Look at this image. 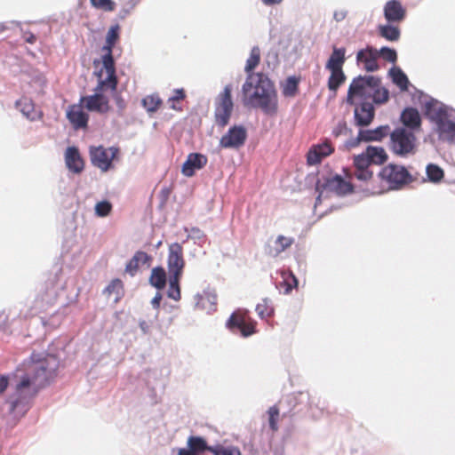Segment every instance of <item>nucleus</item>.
<instances>
[{
	"mask_svg": "<svg viewBox=\"0 0 455 455\" xmlns=\"http://www.w3.org/2000/svg\"><path fill=\"white\" fill-rule=\"evenodd\" d=\"M117 86V80H109V82L107 81V77L105 79H100L99 81L98 85L94 89V93H102V91L104 89L109 88L112 92H116Z\"/></svg>",
	"mask_w": 455,
	"mask_h": 455,
	"instance_id": "49530a36",
	"label": "nucleus"
},
{
	"mask_svg": "<svg viewBox=\"0 0 455 455\" xmlns=\"http://www.w3.org/2000/svg\"><path fill=\"white\" fill-rule=\"evenodd\" d=\"M162 299V295L160 292H156L155 297L151 300V305L154 308H158L160 307V301Z\"/></svg>",
	"mask_w": 455,
	"mask_h": 455,
	"instance_id": "774afa93",
	"label": "nucleus"
},
{
	"mask_svg": "<svg viewBox=\"0 0 455 455\" xmlns=\"http://www.w3.org/2000/svg\"><path fill=\"white\" fill-rule=\"evenodd\" d=\"M389 92L381 85V81L374 76H358L355 77L347 90L346 103L355 105V98L361 100H370L373 104H382L387 101Z\"/></svg>",
	"mask_w": 455,
	"mask_h": 455,
	"instance_id": "20e7f679",
	"label": "nucleus"
},
{
	"mask_svg": "<svg viewBox=\"0 0 455 455\" xmlns=\"http://www.w3.org/2000/svg\"><path fill=\"white\" fill-rule=\"evenodd\" d=\"M354 175L357 180L366 181L371 178L372 172L369 169H356Z\"/></svg>",
	"mask_w": 455,
	"mask_h": 455,
	"instance_id": "4d7b16f0",
	"label": "nucleus"
},
{
	"mask_svg": "<svg viewBox=\"0 0 455 455\" xmlns=\"http://www.w3.org/2000/svg\"><path fill=\"white\" fill-rule=\"evenodd\" d=\"M288 403L292 404V414H308L313 419H319L326 410L324 401L316 395H311L308 392H299L288 397Z\"/></svg>",
	"mask_w": 455,
	"mask_h": 455,
	"instance_id": "39448f33",
	"label": "nucleus"
},
{
	"mask_svg": "<svg viewBox=\"0 0 455 455\" xmlns=\"http://www.w3.org/2000/svg\"><path fill=\"white\" fill-rule=\"evenodd\" d=\"M184 231L187 233V240H192L198 246H203L207 240L204 232L196 227L184 228Z\"/></svg>",
	"mask_w": 455,
	"mask_h": 455,
	"instance_id": "2f4dec72",
	"label": "nucleus"
},
{
	"mask_svg": "<svg viewBox=\"0 0 455 455\" xmlns=\"http://www.w3.org/2000/svg\"><path fill=\"white\" fill-rule=\"evenodd\" d=\"M22 37L28 44H34L36 42V36L29 31H25Z\"/></svg>",
	"mask_w": 455,
	"mask_h": 455,
	"instance_id": "338daca9",
	"label": "nucleus"
},
{
	"mask_svg": "<svg viewBox=\"0 0 455 455\" xmlns=\"http://www.w3.org/2000/svg\"><path fill=\"white\" fill-rule=\"evenodd\" d=\"M408 92L413 104L424 108L425 115L435 124V132L442 142L455 146V109L418 90L400 69V94Z\"/></svg>",
	"mask_w": 455,
	"mask_h": 455,
	"instance_id": "f03ea898",
	"label": "nucleus"
},
{
	"mask_svg": "<svg viewBox=\"0 0 455 455\" xmlns=\"http://www.w3.org/2000/svg\"><path fill=\"white\" fill-rule=\"evenodd\" d=\"M279 411H280V408L277 407L276 405L270 407L267 411V413L269 416V419H268L269 427L273 431H276L278 429L277 419H278V416H279Z\"/></svg>",
	"mask_w": 455,
	"mask_h": 455,
	"instance_id": "8fccbe9b",
	"label": "nucleus"
},
{
	"mask_svg": "<svg viewBox=\"0 0 455 455\" xmlns=\"http://www.w3.org/2000/svg\"><path fill=\"white\" fill-rule=\"evenodd\" d=\"M351 132V130L347 127L346 122H339L338 124L333 128L332 134L334 137H339L341 135H347Z\"/></svg>",
	"mask_w": 455,
	"mask_h": 455,
	"instance_id": "6e6d98bb",
	"label": "nucleus"
},
{
	"mask_svg": "<svg viewBox=\"0 0 455 455\" xmlns=\"http://www.w3.org/2000/svg\"><path fill=\"white\" fill-rule=\"evenodd\" d=\"M167 263L170 275L180 277L185 261L183 259V249L179 243H173L169 246Z\"/></svg>",
	"mask_w": 455,
	"mask_h": 455,
	"instance_id": "9d476101",
	"label": "nucleus"
},
{
	"mask_svg": "<svg viewBox=\"0 0 455 455\" xmlns=\"http://www.w3.org/2000/svg\"><path fill=\"white\" fill-rule=\"evenodd\" d=\"M354 123L358 127H364L371 124L375 116V108L370 100H361L355 103Z\"/></svg>",
	"mask_w": 455,
	"mask_h": 455,
	"instance_id": "9b49d317",
	"label": "nucleus"
},
{
	"mask_svg": "<svg viewBox=\"0 0 455 455\" xmlns=\"http://www.w3.org/2000/svg\"><path fill=\"white\" fill-rule=\"evenodd\" d=\"M294 243V238L279 235L274 241H269L266 247V253L271 257H277Z\"/></svg>",
	"mask_w": 455,
	"mask_h": 455,
	"instance_id": "a211bd4d",
	"label": "nucleus"
},
{
	"mask_svg": "<svg viewBox=\"0 0 455 455\" xmlns=\"http://www.w3.org/2000/svg\"><path fill=\"white\" fill-rule=\"evenodd\" d=\"M167 295L176 301L180 299V277L170 275Z\"/></svg>",
	"mask_w": 455,
	"mask_h": 455,
	"instance_id": "a19ab883",
	"label": "nucleus"
},
{
	"mask_svg": "<svg viewBox=\"0 0 455 455\" xmlns=\"http://www.w3.org/2000/svg\"><path fill=\"white\" fill-rule=\"evenodd\" d=\"M150 260V256L148 253L139 251H137L131 260L126 264L125 271L131 275H134L140 265H146Z\"/></svg>",
	"mask_w": 455,
	"mask_h": 455,
	"instance_id": "bb28decb",
	"label": "nucleus"
},
{
	"mask_svg": "<svg viewBox=\"0 0 455 455\" xmlns=\"http://www.w3.org/2000/svg\"><path fill=\"white\" fill-rule=\"evenodd\" d=\"M139 326H140L141 332L144 335H147L150 332V324L147 321L140 319L139 321Z\"/></svg>",
	"mask_w": 455,
	"mask_h": 455,
	"instance_id": "680f3d73",
	"label": "nucleus"
},
{
	"mask_svg": "<svg viewBox=\"0 0 455 455\" xmlns=\"http://www.w3.org/2000/svg\"><path fill=\"white\" fill-rule=\"evenodd\" d=\"M256 312L261 319L271 316L274 314L271 300L267 298L263 299L261 302L256 306Z\"/></svg>",
	"mask_w": 455,
	"mask_h": 455,
	"instance_id": "58836bf2",
	"label": "nucleus"
},
{
	"mask_svg": "<svg viewBox=\"0 0 455 455\" xmlns=\"http://www.w3.org/2000/svg\"><path fill=\"white\" fill-rule=\"evenodd\" d=\"M354 164L356 169H368L370 164H371L367 154L365 151L358 156H355L354 158Z\"/></svg>",
	"mask_w": 455,
	"mask_h": 455,
	"instance_id": "603ef678",
	"label": "nucleus"
},
{
	"mask_svg": "<svg viewBox=\"0 0 455 455\" xmlns=\"http://www.w3.org/2000/svg\"><path fill=\"white\" fill-rule=\"evenodd\" d=\"M243 103L260 108L268 116L277 113L278 99L277 92L273 82L262 73H252L247 75L246 80L242 85Z\"/></svg>",
	"mask_w": 455,
	"mask_h": 455,
	"instance_id": "7ed1b4c3",
	"label": "nucleus"
},
{
	"mask_svg": "<svg viewBox=\"0 0 455 455\" xmlns=\"http://www.w3.org/2000/svg\"><path fill=\"white\" fill-rule=\"evenodd\" d=\"M119 31L120 26L118 24L113 25L109 28L107 36H106V44L103 46V51L112 52V49L119 38Z\"/></svg>",
	"mask_w": 455,
	"mask_h": 455,
	"instance_id": "c9c22d12",
	"label": "nucleus"
},
{
	"mask_svg": "<svg viewBox=\"0 0 455 455\" xmlns=\"http://www.w3.org/2000/svg\"><path fill=\"white\" fill-rule=\"evenodd\" d=\"M384 15L387 21L398 20V1L390 0L384 7Z\"/></svg>",
	"mask_w": 455,
	"mask_h": 455,
	"instance_id": "ea45409f",
	"label": "nucleus"
},
{
	"mask_svg": "<svg viewBox=\"0 0 455 455\" xmlns=\"http://www.w3.org/2000/svg\"><path fill=\"white\" fill-rule=\"evenodd\" d=\"M15 106L30 121H36L41 116L40 112L36 110L33 101L28 98H21L16 101Z\"/></svg>",
	"mask_w": 455,
	"mask_h": 455,
	"instance_id": "5701e85b",
	"label": "nucleus"
},
{
	"mask_svg": "<svg viewBox=\"0 0 455 455\" xmlns=\"http://www.w3.org/2000/svg\"><path fill=\"white\" fill-rule=\"evenodd\" d=\"M378 50L371 46H368L366 49L360 50L356 55L357 62L363 63L364 69L368 72H373L378 70Z\"/></svg>",
	"mask_w": 455,
	"mask_h": 455,
	"instance_id": "f3484780",
	"label": "nucleus"
},
{
	"mask_svg": "<svg viewBox=\"0 0 455 455\" xmlns=\"http://www.w3.org/2000/svg\"><path fill=\"white\" fill-rule=\"evenodd\" d=\"M390 138H391V141H392V148H393V151L398 155V128H395L391 132H390Z\"/></svg>",
	"mask_w": 455,
	"mask_h": 455,
	"instance_id": "052dcab7",
	"label": "nucleus"
},
{
	"mask_svg": "<svg viewBox=\"0 0 455 455\" xmlns=\"http://www.w3.org/2000/svg\"><path fill=\"white\" fill-rule=\"evenodd\" d=\"M140 0H129L123 8L119 11L118 16L121 20L125 19Z\"/></svg>",
	"mask_w": 455,
	"mask_h": 455,
	"instance_id": "5fc2aeb1",
	"label": "nucleus"
},
{
	"mask_svg": "<svg viewBox=\"0 0 455 455\" xmlns=\"http://www.w3.org/2000/svg\"><path fill=\"white\" fill-rule=\"evenodd\" d=\"M226 326L233 333H239L244 338L255 333L254 323L247 321L246 315L242 310L233 312L227 321Z\"/></svg>",
	"mask_w": 455,
	"mask_h": 455,
	"instance_id": "0eeeda50",
	"label": "nucleus"
},
{
	"mask_svg": "<svg viewBox=\"0 0 455 455\" xmlns=\"http://www.w3.org/2000/svg\"><path fill=\"white\" fill-rule=\"evenodd\" d=\"M260 61V49L259 46H253L251 50L250 56L246 60L244 71L249 75L252 74V70L259 65Z\"/></svg>",
	"mask_w": 455,
	"mask_h": 455,
	"instance_id": "f704fd0d",
	"label": "nucleus"
},
{
	"mask_svg": "<svg viewBox=\"0 0 455 455\" xmlns=\"http://www.w3.org/2000/svg\"><path fill=\"white\" fill-rule=\"evenodd\" d=\"M347 11H345V10H338V11L334 12L333 19L336 21L340 22L343 20H345V18L347 17Z\"/></svg>",
	"mask_w": 455,
	"mask_h": 455,
	"instance_id": "0e129e2a",
	"label": "nucleus"
},
{
	"mask_svg": "<svg viewBox=\"0 0 455 455\" xmlns=\"http://www.w3.org/2000/svg\"><path fill=\"white\" fill-rule=\"evenodd\" d=\"M91 4L94 8L105 12H112L116 8V4L113 0H91Z\"/></svg>",
	"mask_w": 455,
	"mask_h": 455,
	"instance_id": "de8ad7c7",
	"label": "nucleus"
},
{
	"mask_svg": "<svg viewBox=\"0 0 455 455\" xmlns=\"http://www.w3.org/2000/svg\"><path fill=\"white\" fill-rule=\"evenodd\" d=\"M232 112V110L215 108L214 116L216 124L220 127H225L229 122Z\"/></svg>",
	"mask_w": 455,
	"mask_h": 455,
	"instance_id": "79ce46f5",
	"label": "nucleus"
},
{
	"mask_svg": "<svg viewBox=\"0 0 455 455\" xmlns=\"http://www.w3.org/2000/svg\"><path fill=\"white\" fill-rule=\"evenodd\" d=\"M365 153L371 164H382L387 159V155L381 147L368 146Z\"/></svg>",
	"mask_w": 455,
	"mask_h": 455,
	"instance_id": "c85d7f7f",
	"label": "nucleus"
},
{
	"mask_svg": "<svg viewBox=\"0 0 455 455\" xmlns=\"http://www.w3.org/2000/svg\"><path fill=\"white\" fill-rule=\"evenodd\" d=\"M185 98V92L183 89L174 90V95L170 98V100H180Z\"/></svg>",
	"mask_w": 455,
	"mask_h": 455,
	"instance_id": "69168bd1",
	"label": "nucleus"
},
{
	"mask_svg": "<svg viewBox=\"0 0 455 455\" xmlns=\"http://www.w3.org/2000/svg\"><path fill=\"white\" fill-rule=\"evenodd\" d=\"M111 210L112 204L107 200L100 201L95 205V214L99 217L108 216Z\"/></svg>",
	"mask_w": 455,
	"mask_h": 455,
	"instance_id": "09e8293b",
	"label": "nucleus"
},
{
	"mask_svg": "<svg viewBox=\"0 0 455 455\" xmlns=\"http://www.w3.org/2000/svg\"><path fill=\"white\" fill-rule=\"evenodd\" d=\"M390 132L388 125H381L372 130H360L361 137L364 142L378 141L387 136Z\"/></svg>",
	"mask_w": 455,
	"mask_h": 455,
	"instance_id": "a878e982",
	"label": "nucleus"
},
{
	"mask_svg": "<svg viewBox=\"0 0 455 455\" xmlns=\"http://www.w3.org/2000/svg\"><path fill=\"white\" fill-rule=\"evenodd\" d=\"M80 102L84 104L88 111L105 114L109 110L108 98L102 93L81 97Z\"/></svg>",
	"mask_w": 455,
	"mask_h": 455,
	"instance_id": "f8f14e48",
	"label": "nucleus"
},
{
	"mask_svg": "<svg viewBox=\"0 0 455 455\" xmlns=\"http://www.w3.org/2000/svg\"><path fill=\"white\" fill-rule=\"evenodd\" d=\"M213 455H243L240 449L234 445L216 444V449L212 450Z\"/></svg>",
	"mask_w": 455,
	"mask_h": 455,
	"instance_id": "37998d69",
	"label": "nucleus"
},
{
	"mask_svg": "<svg viewBox=\"0 0 455 455\" xmlns=\"http://www.w3.org/2000/svg\"><path fill=\"white\" fill-rule=\"evenodd\" d=\"M231 93H232V85L227 84L224 87L223 92H221L216 98L215 108H224V109H228V110L233 111L234 103L232 100Z\"/></svg>",
	"mask_w": 455,
	"mask_h": 455,
	"instance_id": "cd10ccee",
	"label": "nucleus"
},
{
	"mask_svg": "<svg viewBox=\"0 0 455 455\" xmlns=\"http://www.w3.org/2000/svg\"><path fill=\"white\" fill-rule=\"evenodd\" d=\"M103 67L107 72L108 82H109L111 79L117 80L112 52H107V53L103 56Z\"/></svg>",
	"mask_w": 455,
	"mask_h": 455,
	"instance_id": "4c0bfd02",
	"label": "nucleus"
},
{
	"mask_svg": "<svg viewBox=\"0 0 455 455\" xmlns=\"http://www.w3.org/2000/svg\"><path fill=\"white\" fill-rule=\"evenodd\" d=\"M195 307L199 310L212 313L216 310L217 295L213 291H204L195 295Z\"/></svg>",
	"mask_w": 455,
	"mask_h": 455,
	"instance_id": "2eb2a0df",
	"label": "nucleus"
},
{
	"mask_svg": "<svg viewBox=\"0 0 455 455\" xmlns=\"http://www.w3.org/2000/svg\"><path fill=\"white\" fill-rule=\"evenodd\" d=\"M117 86V80H109V82L107 81V77L105 79H100L99 81L98 85L94 89V93H102V91L104 89L109 88L112 92H116Z\"/></svg>",
	"mask_w": 455,
	"mask_h": 455,
	"instance_id": "a18cd8bd",
	"label": "nucleus"
},
{
	"mask_svg": "<svg viewBox=\"0 0 455 455\" xmlns=\"http://www.w3.org/2000/svg\"><path fill=\"white\" fill-rule=\"evenodd\" d=\"M353 190L352 185L346 181L341 176L335 175L332 178L327 179L323 184L320 181L316 184V191L318 196L315 199V205L321 202L324 193H334L337 196H345L351 193Z\"/></svg>",
	"mask_w": 455,
	"mask_h": 455,
	"instance_id": "423d86ee",
	"label": "nucleus"
},
{
	"mask_svg": "<svg viewBox=\"0 0 455 455\" xmlns=\"http://www.w3.org/2000/svg\"><path fill=\"white\" fill-rule=\"evenodd\" d=\"M411 180L412 178L411 174L408 172L407 169L403 166H400V187L408 184Z\"/></svg>",
	"mask_w": 455,
	"mask_h": 455,
	"instance_id": "bf43d9fd",
	"label": "nucleus"
},
{
	"mask_svg": "<svg viewBox=\"0 0 455 455\" xmlns=\"http://www.w3.org/2000/svg\"><path fill=\"white\" fill-rule=\"evenodd\" d=\"M109 296H114L113 300L117 302L123 295V283L119 279L113 280L104 291Z\"/></svg>",
	"mask_w": 455,
	"mask_h": 455,
	"instance_id": "e433bc0d",
	"label": "nucleus"
},
{
	"mask_svg": "<svg viewBox=\"0 0 455 455\" xmlns=\"http://www.w3.org/2000/svg\"><path fill=\"white\" fill-rule=\"evenodd\" d=\"M333 152V148L327 141L313 146L307 153V163L310 165L319 164L322 159Z\"/></svg>",
	"mask_w": 455,
	"mask_h": 455,
	"instance_id": "4be33fe9",
	"label": "nucleus"
},
{
	"mask_svg": "<svg viewBox=\"0 0 455 455\" xmlns=\"http://www.w3.org/2000/svg\"><path fill=\"white\" fill-rule=\"evenodd\" d=\"M65 163L69 171L80 173L84 170V161L76 147H68L65 153Z\"/></svg>",
	"mask_w": 455,
	"mask_h": 455,
	"instance_id": "412c9836",
	"label": "nucleus"
},
{
	"mask_svg": "<svg viewBox=\"0 0 455 455\" xmlns=\"http://www.w3.org/2000/svg\"><path fill=\"white\" fill-rule=\"evenodd\" d=\"M379 177L383 186L387 189H398V167L395 164H390L384 167L379 173Z\"/></svg>",
	"mask_w": 455,
	"mask_h": 455,
	"instance_id": "aec40b11",
	"label": "nucleus"
},
{
	"mask_svg": "<svg viewBox=\"0 0 455 455\" xmlns=\"http://www.w3.org/2000/svg\"><path fill=\"white\" fill-rule=\"evenodd\" d=\"M417 133L419 132L404 130L400 127V156L414 153L417 146Z\"/></svg>",
	"mask_w": 455,
	"mask_h": 455,
	"instance_id": "6ab92c4d",
	"label": "nucleus"
},
{
	"mask_svg": "<svg viewBox=\"0 0 455 455\" xmlns=\"http://www.w3.org/2000/svg\"><path fill=\"white\" fill-rule=\"evenodd\" d=\"M207 164V157L200 153H190L182 164L181 172L186 177H192L197 170Z\"/></svg>",
	"mask_w": 455,
	"mask_h": 455,
	"instance_id": "ddd939ff",
	"label": "nucleus"
},
{
	"mask_svg": "<svg viewBox=\"0 0 455 455\" xmlns=\"http://www.w3.org/2000/svg\"><path fill=\"white\" fill-rule=\"evenodd\" d=\"M346 81L343 70H331L328 79V88L336 93L338 88Z\"/></svg>",
	"mask_w": 455,
	"mask_h": 455,
	"instance_id": "72a5a7b5",
	"label": "nucleus"
},
{
	"mask_svg": "<svg viewBox=\"0 0 455 455\" xmlns=\"http://www.w3.org/2000/svg\"><path fill=\"white\" fill-rule=\"evenodd\" d=\"M149 283L158 290L164 288L166 284V273L161 267H154L151 271Z\"/></svg>",
	"mask_w": 455,
	"mask_h": 455,
	"instance_id": "7c9ffc66",
	"label": "nucleus"
},
{
	"mask_svg": "<svg viewBox=\"0 0 455 455\" xmlns=\"http://www.w3.org/2000/svg\"><path fill=\"white\" fill-rule=\"evenodd\" d=\"M400 123L403 125L402 129L419 132L421 131V116L414 108H405L400 113Z\"/></svg>",
	"mask_w": 455,
	"mask_h": 455,
	"instance_id": "4468645a",
	"label": "nucleus"
},
{
	"mask_svg": "<svg viewBox=\"0 0 455 455\" xmlns=\"http://www.w3.org/2000/svg\"><path fill=\"white\" fill-rule=\"evenodd\" d=\"M345 54H346L345 48H343V47L337 48L334 46L332 49V52L326 63V66H325L326 69H328L330 71L343 70L342 66L346 61Z\"/></svg>",
	"mask_w": 455,
	"mask_h": 455,
	"instance_id": "b1692460",
	"label": "nucleus"
},
{
	"mask_svg": "<svg viewBox=\"0 0 455 455\" xmlns=\"http://www.w3.org/2000/svg\"><path fill=\"white\" fill-rule=\"evenodd\" d=\"M67 118L76 130L87 127L89 116L80 104L68 107Z\"/></svg>",
	"mask_w": 455,
	"mask_h": 455,
	"instance_id": "dca6fc26",
	"label": "nucleus"
},
{
	"mask_svg": "<svg viewBox=\"0 0 455 455\" xmlns=\"http://www.w3.org/2000/svg\"><path fill=\"white\" fill-rule=\"evenodd\" d=\"M391 79H392V82L395 84V85H398V67L396 66H393L389 72H388Z\"/></svg>",
	"mask_w": 455,
	"mask_h": 455,
	"instance_id": "e2e57ef3",
	"label": "nucleus"
},
{
	"mask_svg": "<svg viewBox=\"0 0 455 455\" xmlns=\"http://www.w3.org/2000/svg\"><path fill=\"white\" fill-rule=\"evenodd\" d=\"M117 152L118 148L114 147L108 148H105L102 146L91 147L90 156L92 164L102 172H107L110 168L112 160Z\"/></svg>",
	"mask_w": 455,
	"mask_h": 455,
	"instance_id": "6e6552de",
	"label": "nucleus"
},
{
	"mask_svg": "<svg viewBox=\"0 0 455 455\" xmlns=\"http://www.w3.org/2000/svg\"><path fill=\"white\" fill-rule=\"evenodd\" d=\"M396 52L388 47H382L378 50V57H381L385 60L394 63L396 60Z\"/></svg>",
	"mask_w": 455,
	"mask_h": 455,
	"instance_id": "864d4df0",
	"label": "nucleus"
},
{
	"mask_svg": "<svg viewBox=\"0 0 455 455\" xmlns=\"http://www.w3.org/2000/svg\"><path fill=\"white\" fill-rule=\"evenodd\" d=\"M362 141H363V137H361V132H359L357 137L351 138L344 143V148L347 150H350L354 148H356Z\"/></svg>",
	"mask_w": 455,
	"mask_h": 455,
	"instance_id": "13d9d810",
	"label": "nucleus"
},
{
	"mask_svg": "<svg viewBox=\"0 0 455 455\" xmlns=\"http://www.w3.org/2000/svg\"><path fill=\"white\" fill-rule=\"evenodd\" d=\"M426 173L428 181L432 183H439L444 177L443 170L435 164H428L426 167Z\"/></svg>",
	"mask_w": 455,
	"mask_h": 455,
	"instance_id": "473e14b6",
	"label": "nucleus"
},
{
	"mask_svg": "<svg viewBox=\"0 0 455 455\" xmlns=\"http://www.w3.org/2000/svg\"><path fill=\"white\" fill-rule=\"evenodd\" d=\"M380 34L383 37L388 40H396L398 39V28L392 27L390 25L380 26Z\"/></svg>",
	"mask_w": 455,
	"mask_h": 455,
	"instance_id": "3c124183",
	"label": "nucleus"
},
{
	"mask_svg": "<svg viewBox=\"0 0 455 455\" xmlns=\"http://www.w3.org/2000/svg\"><path fill=\"white\" fill-rule=\"evenodd\" d=\"M247 138V132L243 125H235L228 131L220 140V147L223 148L237 149L243 146Z\"/></svg>",
	"mask_w": 455,
	"mask_h": 455,
	"instance_id": "1a4fd4ad",
	"label": "nucleus"
},
{
	"mask_svg": "<svg viewBox=\"0 0 455 455\" xmlns=\"http://www.w3.org/2000/svg\"><path fill=\"white\" fill-rule=\"evenodd\" d=\"M161 103L162 100L158 95H148L142 100V105L148 112H156Z\"/></svg>",
	"mask_w": 455,
	"mask_h": 455,
	"instance_id": "c03bdc74",
	"label": "nucleus"
},
{
	"mask_svg": "<svg viewBox=\"0 0 455 455\" xmlns=\"http://www.w3.org/2000/svg\"><path fill=\"white\" fill-rule=\"evenodd\" d=\"M299 79L296 76H289L282 84V93L286 98H293L299 91Z\"/></svg>",
	"mask_w": 455,
	"mask_h": 455,
	"instance_id": "c756f323",
	"label": "nucleus"
},
{
	"mask_svg": "<svg viewBox=\"0 0 455 455\" xmlns=\"http://www.w3.org/2000/svg\"><path fill=\"white\" fill-rule=\"evenodd\" d=\"M58 365L54 356L41 359L39 355L33 354L11 375L0 376V395L7 387L12 389L3 406V414L10 427L28 411L34 398L54 378Z\"/></svg>",
	"mask_w": 455,
	"mask_h": 455,
	"instance_id": "f257e3e1",
	"label": "nucleus"
},
{
	"mask_svg": "<svg viewBox=\"0 0 455 455\" xmlns=\"http://www.w3.org/2000/svg\"><path fill=\"white\" fill-rule=\"evenodd\" d=\"M188 447L196 455L208 451L212 453V450L216 449V445L209 446L201 436L190 435L187 442Z\"/></svg>",
	"mask_w": 455,
	"mask_h": 455,
	"instance_id": "393cba45",
	"label": "nucleus"
}]
</instances>
